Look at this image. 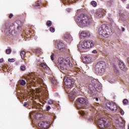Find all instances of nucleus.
<instances>
[{"mask_svg": "<svg viewBox=\"0 0 129 129\" xmlns=\"http://www.w3.org/2000/svg\"><path fill=\"white\" fill-rule=\"evenodd\" d=\"M63 81L64 83L65 90L67 93H69L70 99H71L72 101H74L75 96L79 95V93H78V92L75 89L69 92V90H70L74 85V81L70 77H65L63 79Z\"/></svg>", "mask_w": 129, "mask_h": 129, "instance_id": "1", "label": "nucleus"}, {"mask_svg": "<svg viewBox=\"0 0 129 129\" xmlns=\"http://www.w3.org/2000/svg\"><path fill=\"white\" fill-rule=\"evenodd\" d=\"M22 29V22L20 20L14 22L12 26H9V24H5L3 27V32L8 35L14 36L16 34V30L21 31Z\"/></svg>", "mask_w": 129, "mask_h": 129, "instance_id": "2", "label": "nucleus"}, {"mask_svg": "<svg viewBox=\"0 0 129 129\" xmlns=\"http://www.w3.org/2000/svg\"><path fill=\"white\" fill-rule=\"evenodd\" d=\"M76 22L80 28H84L92 25V19L89 16L82 14L76 19Z\"/></svg>", "mask_w": 129, "mask_h": 129, "instance_id": "3", "label": "nucleus"}, {"mask_svg": "<svg viewBox=\"0 0 129 129\" xmlns=\"http://www.w3.org/2000/svg\"><path fill=\"white\" fill-rule=\"evenodd\" d=\"M86 87L89 90V93H94L96 91H101L100 83L96 79L92 80L91 83L86 85Z\"/></svg>", "mask_w": 129, "mask_h": 129, "instance_id": "4", "label": "nucleus"}, {"mask_svg": "<svg viewBox=\"0 0 129 129\" xmlns=\"http://www.w3.org/2000/svg\"><path fill=\"white\" fill-rule=\"evenodd\" d=\"M29 83L31 84V85H33V86H35V84L36 83H39L41 86V87H43V88H42V90H44V89H46V85L44 84V82L43 81V79L41 78V76L38 75L37 74V73H34L32 74L31 76V79L29 82Z\"/></svg>", "mask_w": 129, "mask_h": 129, "instance_id": "5", "label": "nucleus"}, {"mask_svg": "<svg viewBox=\"0 0 129 129\" xmlns=\"http://www.w3.org/2000/svg\"><path fill=\"white\" fill-rule=\"evenodd\" d=\"M58 64L60 65V69L63 71L68 70L69 67H72V63L70 62V57H67L66 59L63 57L58 58Z\"/></svg>", "mask_w": 129, "mask_h": 129, "instance_id": "6", "label": "nucleus"}, {"mask_svg": "<svg viewBox=\"0 0 129 129\" xmlns=\"http://www.w3.org/2000/svg\"><path fill=\"white\" fill-rule=\"evenodd\" d=\"M94 46V42L92 40H84L82 44H80L78 48L80 52H87L88 49L92 48Z\"/></svg>", "mask_w": 129, "mask_h": 129, "instance_id": "7", "label": "nucleus"}, {"mask_svg": "<svg viewBox=\"0 0 129 129\" xmlns=\"http://www.w3.org/2000/svg\"><path fill=\"white\" fill-rule=\"evenodd\" d=\"M94 46V42L92 40H84L82 44H80L78 48L80 52H87L88 49L92 48Z\"/></svg>", "mask_w": 129, "mask_h": 129, "instance_id": "8", "label": "nucleus"}, {"mask_svg": "<svg viewBox=\"0 0 129 129\" xmlns=\"http://www.w3.org/2000/svg\"><path fill=\"white\" fill-rule=\"evenodd\" d=\"M99 35L103 36L104 38H108L111 35V30L108 29L106 25H103L99 28L98 30Z\"/></svg>", "mask_w": 129, "mask_h": 129, "instance_id": "9", "label": "nucleus"}, {"mask_svg": "<svg viewBox=\"0 0 129 129\" xmlns=\"http://www.w3.org/2000/svg\"><path fill=\"white\" fill-rule=\"evenodd\" d=\"M106 69V64L104 61L98 62L95 68V70L97 73H102L105 71Z\"/></svg>", "mask_w": 129, "mask_h": 129, "instance_id": "10", "label": "nucleus"}, {"mask_svg": "<svg viewBox=\"0 0 129 129\" xmlns=\"http://www.w3.org/2000/svg\"><path fill=\"white\" fill-rule=\"evenodd\" d=\"M109 125L108 123L106 122V119L104 118H101L98 120V126L100 128H104V127H107Z\"/></svg>", "mask_w": 129, "mask_h": 129, "instance_id": "11", "label": "nucleus"}, {"mask_svg": "<svg viewBox=\"0 0 129 129\" xmlns=\"http://www.w3.org/2000/svg\"><path fill=\"white\" fill-rule=\"evenodd\" d=\"M106 106L107 108L112 110V111H116L117 110V105L113 102H109L107 103Z\"/></svg>", "mask_w": 129, "mask_h": 129, "instance_id": "12", "label": "nucleus"}, {"mask_svg": "<svg viewBox=\"0 0 129 129\" xmlns=\"http://www.w3.org/2000/svg\"><path fill=\"white\" fill-rule=\"evenodd\" d=\"M91 34L88 31H82L79 33V37L80 39H85V38H87V37H90Z\"/></svg>", "mask_w": 129, "mask_h": 129, "instance_id": "13", "label": "nucleus"}, {"mask_svg": "<svg viewBox=\"0 0 129 129\" xmlns=\"http://www.w3.org/2000/svg\"><path fill=\"white\" fill-rule=\"evenodd\" d=\"M57 47L59 51H65L66 48V46L62 41H57Z\"/></svg>", "mask_w": 129, "mask_h": 129, "instance_id": "14", "label": "nucleus"}, {"mask_svg": "<svg viewBox=\"0 0 129 129\" xmlns=\"http://www.w3.org/2000/svg\"><path fill=\"white\" fill-rule=\"evenodd\" d=\"M49 124H50L49 122L42 121L38 123V125L41 128H47L49 127Z\"/></svg>", "mask_w": 129, "mask_h": 129, "instance_id": "15", "label": "nucleus"}, {"mask_svg": "<svg viewBox=\"0 0 129 129\" xmlns=\"http://www.w3.org/2000/svg\"><path fill=\"white\" fill-rule=\"evenodd\" d=\"M103 15H104V10L102 9H99L96 12V17L98 19L102 18V17H103Z\"/></svg>", "mask_w": 129, "mask_h": 129, "instance_id": "16", "label": "nucleus"}, {"mask_svg": "<svg viewBox=\"0 0 129 129\" xmlns=\"http://www.w3.org/2000/svg\"><path fill=\"white\" fill-rule=\"evenodd\" d=\"M83 61L84 63L87 64H91L92 62V57L89 55L85 56L83 58Z\"/></svg>", "mask_w": 129, "mask_h": 129, "instance_id": "17", "label": "nucleus"}, {"mask_svg": "<svg viewBox=\"0 0 129 129\" xmlns=\"http://www.w3.org/2000/svg\"><path fill=\"white\" fill-rule=\"evenodd\" d=\"M78 101L83 104V105H86L87 104V100L84 98H79L78 99Z\"/></svg>", "mask_w": 129, "mask_h": 129, "instance_id": "18", "label": "nucleus"}, {"mask_svg": "<svg viewBox=\"0 0 129 129\" xmlns=\"http://www.w3.org/2000/svg\"><path fill=\"white\" fill-rule=\"evenodd\" d=\"M119 67L122 71H126V67L124 65V63L122 61H120L118 63Z\"/></svg>", "mask_w": 129, "mask_h": 129, "instance_id": "19", "label": "nucleus"}, {"mask_svg": "<svg viewBox=\"0 0 129 129\" xmlns=\"http://www.w3.org/2000/svg\"><path fill=\"white\" fill-rule=\"evenodd\" d=\"M50 80L51 81V83L54 87H56L58 85V82L55 78L50 77Z\"/></svg>", "mask_w": 129, "mask_h": 129, "instance_id": "20", "label": "nucleus"}, {"mask_svg": "<svg viewBox=\"0 0 129 129\" xmlns=\"http://www.w3.org/2000/svg\"><path fill=\"white\" fill-rule=\"evenodd\" d=\"M64 38L68 41V42H71L73 39L72 38V36L69 34V33H66L64 34Z\"/></svg>", "mask_w": 129, "mask_h": 129, "instance_id": "21", "label": "nucleus"}, {"mask_svg": "<svg viewBox=\"0 0 129 129\" xmlns=\"http://www.w3.org/2000/svg\"><path fill=\"white\" fill-rule=\"evenodd\" d=\"M41 67L45 69V70H49V67L46 64V63H42L40 64Z\"/></svg>", "mask_w": 129, "mask_h": 129, "instance_id": "22", "label": "nucleus"}, {"mask_svg": "<svg viewBox=\"0 0 129 129\" xmlns=\"http://www.w3.org/2000/svg\"><path fill=\"white\" fill-rule=\"evenodd\" d=\"M30 116L31 118H34L36 117V113L35 112L30 113Z\"/></svg>", "mask_w": 129, "mask_h": 129, "instance_id": "23", "label": "nucleus"}, {"mask_svg": "<svg viewBox=\"0 0 129 129\" xmlns=\"http://www.w3.org/2000/svg\"><path fill=\"white\" fill-rule=\"evenodd\" d=\"M20 85L24 86V85H26V81H25V80H21L20 81Z\"/></svg>", "mask_w": 129, "mask_h": 129, "instance_id": "24", "label": "nucleus"}, {"mask_svg": "<svg viewBox=\"0 0 129 129\" xmlns=\"http://www.w3.org/2000/svg\"><path fill=\"white\" fill-rule=\"evenodd\" d=\"M25 55H26V52L25 51H21L20 52V55L21 56L22 59H24L25 57Z\"/></svg>", "mask_w": 129, "mask_h": 129, "instance_id": "25", "label": "nucleus"}, {"mask_svg": "<svg viewBox=\"0 0 129 129\" xmlns=\"http://www.w3.org/2000/svg\"><path fill=\"white\" fill-rule=\"evenodd\" d=\"M79 113L81 114V115H83V116H84V117H85V116L86 115V113H85V111L83 110L80 111Z\"/></svg>", "mask_w": 129, "mask_h": 129, "instance_id": "26", "label": "nucleus"}, {"mask_svg": "<svg viewBox=\"0 0 129 129\" xmlns=\"http://www.w3.org/2000/svg\"><path fill=\"white\" fill-rule=\"evenodd\" d=\"M123 103L124 105H127V104H128V100H127L126 99H124L123 100Z\"/></svg>", "mask_w": 129, "mask_h": 129, "instance_id": "27", "label": "nucleus"}, {"mask_svg": "<svg viewBox=\"0 0 129 129\" xmlns=\"http://www.w3.org/2000/svg\"><path fill=\"white\" fill-rule=\"evenodd\" d=\"M91 5H92L93 7H95L97 6V3L95 1H92L91 2Z\"/></svg>", "mask_w": 129, "mask_h": 129, "instance_id": "28", "label": "nucleus"}, {"mask_svg": "<svg viewBox=\"0 0 129 129\" xmlns=\"http://www.w3.org/2000/svg\"><path fill=\"white\" fill-rule=\"evenodd\" d=\"M46 25L47 26V27H51V26H52V22H51L50 21H47L46 23Z\"/></svg>", "mask_w": 129, "mask_h": 129, "instance_id": "29", "label": "nucleus"}, {"mask_svg": "<svg viewBox=\"0 0 129 129\" xmlns=\"http://www.w3.org/2000/svg\"><path fill=\"white\" fill-rule=\"evenodd\" d=\"M20 69L22 71H25L26 70V66H21L20 67Z\"/></svg>", "mask_w": 129, "mask_h": 129, "instance_id": "30", "label": "nucleus"}, {"mask_svg": "<svg viewBox=\"0 0 129 129\" xmlns=\"http://www.w3.org/2000/svg\"><path fill=\"white\" fill-rule=\"evenodd\" d=\"M6 53H7L8 54H11V53H12V49H6Z\"/></svg>", "mask_w": 129, "mask_h": 129, "instance_id": "31", "label": "nucleus"}, {"mask_svg": "<svg viewBox=\"0 0 129 129\" xmlns=\"http://www.w3.org/2000/svg\"><path fill=\"white\" fill-rule=\"evenodd\" d=\"M109 82L112 84L113 83H115V80L113 79H111L109 81Z\"/></svg>", "mask_w": 129, "mask_h": 129, "instance_id": "32", "label": "nucleus"}, {"mask_svg": "<svg viewBox=\"0 0 129 129\" xmlns=\"http://www.w3.org/2000/svg\"><path fill=\"white\" fill-rule=\"evenodd\" d=\"M49 31L50 32H51V33H54V32H55V28L53 27H50L49 28Z\"/></svg>", "mask_w": 129, "mask_h": 129, "instance_id": "33", "label": "nucleus"}, {"mask_svg": "<svg viewBox=\"0 0 129 129\" xmlns=\"http://www.w3.org/2000/svg\"><path fill=\"white\" fill-rule=\"evenodd\" d=\"M35 53H41V49L40 48H37L36 49H35Z\"/></svg>", "mask_w": 129, "mask_h": 129, "instance_id": "34", "label": "nucleus"}, {"mask_svg": "<svg viewBox=\"0 0 129 129\" xmlns=\"http://www.w3.org/2000/svg\"><path fill=\"white\" fill-rule=\"evenodd\" d=\"M8 62H15V59L14 58H9L8 59Z\"/></svg>", "mask_w": 129, "mask_h": 129, "instance_id": "35", "label": "nucleus"}, {"mask_svg": "<svg viewBox=\"0 0 129 129\" xmlns=\"http://www.w3.org/2000/svg\"><path fill=\"white\" fill-rule=\"evenodd\" d=\"M54 53H51V55H50V58H51L52 61H53L54 60Z\"/></svg>", "mask_w": 129, "mask_h": 129, "instance_id": "36", "label": "nucleus"}, {"mask_svg": "<svg viewBox=\"0 0 129 129\" xmlns=\"http://www.w3.org/2000/svg\"><path fill=\"white\" fill-rule=\"evenodd\" d=\"M119 111H120V114L122 115H123L124 114V111H123V110L122 109H120Z\"/></svg>", "mask_w": 129, "mask_h": 129, "instance_id": "37", "label": "nucleus"}, {"mask_svg": "<svg viewBox=\"0 0 129 129\" xmlns=\"http://www.w3.org/2000/svg\"><path fill=\"white\" fill-rule=\"evenodd\" d=\"M53 101L52 100H50L49 101H48V104H53Z\"/></svg>", "mask_w": 129, "mask_h": 129, "instance_id": "38", "label": "nucleus"}, {"mask_svg": "<svg viewBox=\"0 0 129 129\" xmlns=\"http://www.w3.org/2000/svg\"><path fill=\"white\" fill-rule=\"evenodd\" d=\"M119 16L121 20H122V18H124V15H122L121 13H120Z\"/></svg>", "mask_w": 129, "mask_h": 129, "instance_id": "39", "label": "nucleus"}, {"mask_svg": "<svg viewBox=\"0 0 129 129\" xmlns=\"http://www.w3.org/2000/svg\"><path fill=\"white\" fill-rule=\"evenodd\" d=\"M50 109H51V107H50V106H47L46 107V110L47 111H49V110H50Z\"/></svg>", "mask_w": 129, "mask_h": 129, "instance_id": "40", "label": "nucleus"}, {"mask_svg": "<svg viewBox=\"0 0 129 129\" xmlns=\"http://www.w3.org/2000/svg\"><path fill=\"white\" fill-rule=\"evenodd\" d=\"M29 33L30 35V36H32V34H33V32H32V31H31V30H29Z\"/></svg>", "mask_w": 129, "mask_h": 129, "instance_id": "41", "label": "nucleus"}, {"mask_svg": "<svg viewBox=\"0 0 129 129\" xmlns=\"http://www.w3.org/2000/svg\"><path fill=\"white\" fill-rule=\"evenodd\" d=\"M67 11L68 12V13H70V12H71V11H72V9H70L69 8L67 9Z\"/></svg>", "mask_w": 129, "mask_h": 129, "instance_id": "42", "label": "nucleus"}, {"mask_svg": "<svg viewBox=\"0 0 129 129\" xmlns=\"http://www.w3.org/2000/svg\"><path fill=\"white\" fill-rule=\"evenodd\" d=\"M92 52L93 53V54H96V53H97V51L96 50H93Z\"/></svg>", "mask_w": 129, "mask_h": 129, "instance_id": "43", "label": "nucleus"}, {"mask_svg": "<svg viewBox=\"0 0 129 129\" xmlns=\"http://www.w3.org/2000/svg\"><path fill=\"white\" fill-rule=\"evenodd\" d=\"M13 14H11L10 15H9V18L10 19H12V18H13Z\"/></svg>", "mask_w": 129, "mask_h": 129, "instance_id": "44", "label": "nucleus"}, {"mask_svg": "<svg viewBox=\"0 0 129 129\" xmlns=\"http://www.w3.org/2000/svg\"><path fill=\"white\" fill-rule=\"evenodd\" d=\"M4 62V58L0 59V63H3Z\"/></svg>", "mask_w": 129, "mask_h": 129, "instance_id": "45", "label": "nucleus"}, {"mask_svg": "<svg viewBox=\"0 0 129 129\" xmlns=\"http://www.w3.org/2000/svg\"><path fill=\"white\" fill-rule=\"evenodd\" d=\"M27 105H28V103L25 102L24 104V106H27Z\"/></svg>", "mask_w": 129, "mask_h": 129, "instance_id": "46", "label": "nucleus"}, {"mask_svg": "<svg viewBox=\"0 0 129 129\" xmlns=\"http://www.w3.org/2000/svg\"><path fill=\"white\" fill-rule=\"evenodd\" d=\"M92 120H93V118H90V119H89V121H92Z\"/></svg>", "mask_w": 129, "mask_h": 129, "instance_id": "47", "label": "nucleus"}, {"mask_svg": "<svg viewBox=\"0 0 129 129\" xmlns=\"http://www.w3.org/2000/svg\"><path fill=\"white\" fill-rule=\"evenodd\" d=\"M39 6H40V4L39 3H37L36 5H35V6L36 7H39Z\"/></svg>", "mask_w": 129, "mask_h": 129, "instance_id": "48", "label": "nucleus"}, {"mask_svg": "<svg viewBox=\"0 0 129 129\" xmlns=\"http://www.w3.org/2000/svg\"><path fill=\"white\" fill-rule=\"evenodd\" d=\"M126 9H129V5L128 4L126 5Z\"/></svg>", "mask_w": 129, "mask_h": 129, "instance_id": "49", "label": "nucleus"}, {"mask_svg": "<svg viewBox=\"0 0 129 129\" xmlns=\"http://www.w3.org/2000/svg\"><path fill=\"white\" fill-rule=\"evenodd\" d=\"M122 29V32H124V29L123 27H121Z\"/></svg>", "mask_w": 129, "mask_h": 129, "instance_id": "50", "label": "nucleus"}, {"mask_svg": "<svg viewBox=\"0 0 129 129\" xmlns=\"http://www.w3.org/2000/svg\"><path fill=\"white\" fill-rule=\"evenodd\" d=\"M121 1H122L123 3H124V2H126V0H121Z\"/></svg>", "mask_w": 129, "mask_h": 129, "instance_id": "51", "label": "nucleus"}, {"mask_svg": "<svg viewBox=\"0 0 129 129\" xmlns=\"http://www.w3.org/2000/svg\"><path fill=\"white\" fill-rule=\"evenodd\" d=\"M96 101H98V98H96Z\"/></svg>", "mask_w": 129, "mask_h": 129, "instance_id": "52", "label": "nucleus"}, {"mask_svg": "<svg viewBox=\"0 0 129 129\" xmlns=\"http://www.w3.org/2000/svg\"><path fill=\"white\" fill-rule=\"evenodd\" d=\"M115 69H116V67H115Z\"/></svg>", "mask_w": 129, "mask_h": 129, "instance_id": "53", "label": "nucleus"}, {"mask_svg": "<svg viewBox=\"0 0 129 129\" xmlns=\"http://www.w3.org/2000/svg\"><path fill=\"white\" fill-rule=\"evenodd\" d=\"M128 129H129V126H128Z\"/></svg>", "mask_w": 129, "mask_h": 129, "instance_id": "54", "label": "nucleus"}, {"mask_svg": "<svg viewBox=\"0 0 129 129\" xmlns=\"http://www.w3.org/2000/svg\"><path fill=\"white\" fill-rule=\"evenodd\" d=\"M78 109H79V107H78Z\"/></svg>", "mask_w": 129, "mask_h": 129, "instance_id": "55", "label": "nucleus"}, {"mask_svg": "<svg viewBox=\"0 0 129 129\" xmlns=\"http://www.w3.org/2000/svg\"><path fill=\"white\" fill-rule=\"evenodd\" d=\"M47 92V91H46V92Z\"/></svg>", "mask_w": 129, "mask_h": 129, "instance_id": "56", "label": "nucleus"}]
</instances>
